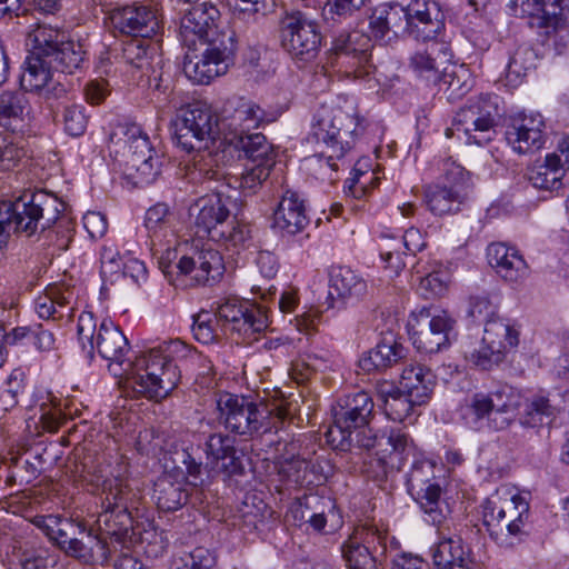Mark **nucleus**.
<instances>
[{
    "label": "nucleus",
    "instance_id": "nucleus-1",
    "mask_svg": "<svg viewBox=\"0 0 569 569\" xmlns=\"http://www.w3.org/2000/svg\"><path fill=\"white\" fill-rule=\"evenodd\" d=\"M363 119L355 111L322 106L313 116L311 137L327 151H320L301 161V169L310 177L333 182L342 160L363 134Z\"/></svg>",
    "mask_w": 569,
    "mask_h": 569
},
{
    "label": "nucleus",
    "instance_id": "nucleus-2",
    "mask_svg": "<svg viewBox=\"0 0 569 569\" xmlns=\"http://www.w3.org/2000/svg\"><path fill=\"white\" fill-rule=\"evenodd\" d=\"M30 52L26 60L24 81L40 88L50 78V71L72 74L84 62L81 43L67 39L64 32L51 26L38 24L27 37Z\"/></svg>",
    "mask_w": 569,
    "mask_h": 569
},
{
    "label": "nucleus",
    "instance_id": "nucleus-3",
    "mask_svg": "<svg viewBox=\"0 0 569 569\" xmlns=\"http://www.w3.org/2000/svg\"><path fill=\"white\" fill-rule=\"evenodd\" d=\"M138 496L124 482L113 479L103 482L100 495L101 512L97 518L100 536L110 538L109 543L113 552L117 551L114 543L129 549L136 543L151 542L157 533L150 522H134L131 510L137 508Z\"/></svg>",
    "mask_w": 569,
    "mask_h": 569
},
{
    "label": "nucleus",
    "instance_id": "nucleus-4",
    "mask_svg": "<svg viewBox=\"0 0 569 569\" xmlns=\"http://www.w3.org/2000/svg\"><path fill=\"white\" fill-rule=\"evenodd\" d=\"M66 203L53 193L37 190L24 191L14 201L0 202V224L9 233H23L27 237L33 236L38 229L46 231L56 226L57 229L67 231L66 248L71 240L70 220L63 214Z\"/></svg>",
    "mask_w": 569,
    "mask_h": 569
},
{
    "label": "nucleus",
    "instance_id": "nucleus-5",
    "mask_svg": "<svg viewBox=\"0 0 569 569\" xmlns=\"http://www.w3.org/2000/svg\"><path fill=\"white\" fill-rule=\"evenodd\" d=\"M216 405L218 422L229 432L246 438L278 428L284 419L282 400L258 403L246 396L221 392L217 395Z\"/></svg>",
    "mask_w": 569,
    "mask_h": 569
},
{
    "label": "nucleus",
    "instance_id": "nucleus-6",
    "mask_svg": "<svg viewBox=\"0 0 569 569\" xmlns=\"http://www.w3.org/2000/svg\"><path fill=\"white\" fill-rule=\"evenodd\" d=\"M232 196L226 184L219 183L216 191L196 200L191 210L196 212L197 234L208 237L226 247H241L251 238L250 227L241 221H230L228 203Z\"/></svg>",
    "mask_w": 569,
    "mask_h": 569
},
{
    "label": "nucleus",
    "instance_id": "nucleus-7",
    "mask_svg": "<svg viewBox=\"0 0 569 569\" xmlns=\"http://www.w3.org/2000/svg\"><path fill=\"white\" fill-rule=\"evenodd\" d=\"M482 522L500 546L522 541L530 532V506L521 495L495 492L482 503Z\"/></svg>",
    "mask_w": 569,
    "mask_h": 569
},
{
    "label": "nucleus",
    "instance_id": "nucleus-8",
    "mask_svg": "<svg viewBox=\"0 0 569 569\" xmlns=\"http://www.w3.org/2000/svg\"><path fill=\"white\" fill-rule=\"evenodd\" d=\"M520 397L509 386L475 392L459 408L465 425L476 431H501L516 419Z\"/></svg>",
    "mask_w": 569,
    "mask_h": 569
},
{
    "label": "nucleus",
    "instance_id": "nucleus-9",
    "mask_svg": "<svg viewBox=\"0 0 569 569\" xmlns=\"http://www.w3.org/2000/svg\"><path fill=\"white\" fill-rule=\"evenodd\" d=\"M375 403L366 391L346 395L332 406L333 423L325 432L326 442L335 450L351 451V431L367 427L373 418Z\"/></svg>",
    "mask_w": 569,
    "mask_h": 569
},
{
    "label": "nucleus",
    "instance_id": "nucleus-10",
    "mask_svg": "<svg viewBox=\"0 0 569 569\" xmlns=\"http://www.w3.org/2000/svg\"><path fill=\"white\" fill-rule=\"evenodd\" d=\"M78 339L89 359L94 351L106 360L123 365L130 350L128 339L111 320L103 319L99 327L92 312L83 311L78 318Z\"/></svg>",
    "mask_w": 569,
    "mask_h": 569
},
{
    "label": "nucleus",
    "instance_id": "nucleus-11",
    "mask_svg": "<svg viewBox=\"0 0 569 569\" xmlns=\"http://www.w3.org/2000/svg\"><path fill=\"white\" fill-rule=\"evenodd\" d=\"M172 126L177 144L187 152L208 149L220 132L218 114L203 102L181 108Z\"/></svg>",
    "mask_w": 569,
    "mask_h": 569
},
{
    "label": "nucleus",
    "instance_id": "nucleus-12",
    "mask_svg": "<svg viewBox=\"0 0 569 569\" xmlns=\"http://www.w3.org/2000/svg\"><path fill=\"white\" fill-rule=\"evenodd\" d=\"M371 37L361 31L340 33L328 53L327 64L347 79H366L373 70Z\"/></svg>",
    "mask_w": 569,
    "mask_h": 569
},
{
    "label": "nucleus",
    "instance_id": "nucleus-13",
    "mask_svg": "<svg viewBox=\"0 0 569 569\" xmlns=\"http://www.w3.org/2000/svg\"><path fill=\"white\" fill-rule=\"evenodd\" d=\"M133 370L130 378L133 390L149 399L166 398L178 385L180 371L178 363L153 357L152 349L128 361L124 371Z\"/></svg>",
    "mask_w": 569,
    "mask_h": 569
},
{
    "label": "nucleus",
    "instance_id": "nucleus-14",
    "mask_svg": "<svg viewBox=\"0 0 569 569\" xmlns=\"http://www.w3.org/2000/svg\"><path fill=\"white\" fill-rule=\"evenodd\" d=\"M387 538V531L375 523L356 526L340 546L346 569H383Z\"/></svg>",
    "mask_w": 569,
    "mask_h": 569
},
{
    "label": "nucleus",
    "instance_id": "nucleus-15",
    "mask_svg": "<svg viewBox=\"0 0 569 569\" xmlns=\"http://www.w3.org/2000/svg\"><path fill=\"white\" fill-rule=\"evenodd\" d=\"M352 449L375 450L378 461L387 473V469H401L406 459L413 453L415 447L410 437L399 430L379 435L369 425L352 429Z\"/></svg>",
    "mask_w": 569,
    "mask_h": 569
},
{
    "label": "nucleus",
    "instance_id": "nucleus-16",
    "mask_svg": "<svg viewBox=\"0 0 569 569\" xmlns=\"http://www.w3.org/2000/svg\"><path fill=\"white\" fill-rule=\"evenodd\" d=\"M127 147L126 166L128 170H134L138 182L151 183L161 171L160 158L151 147L149 137L137 124H130L124 131Z\"/></svg>",
    "mask_w": 569,
    "mask_h": 569
},
{
    "label": "nucleus",
    "instance_id": "nucleus-17",
    "mask_svg": "<svg viewBox=\"0 0 569 569\" xmlns=\"http://www.w3.org/2000/svg\"><path fill=\"white\" fill-rule=\"evenodd\" d=\"M109 18L114 30L134 38H151L161 29L160 14L152 4L136 2L117 7Z\"/></svg>",
    "mask_w": 569,
    "mask_h": 569
},
{
    "label": "nucleus",
    "instance_id": "nucleus-18",
    "mask_svg": "<svg viewBox=\"0 0 569 569\" xmlns=\"http://www.w3.org/2000/svg\"><path fill=\"white\" fill-rule=\"evenodd\" d=\"M403 10L406 36L416 41H432L445 28V14L435 0H410Z\"/></svg>",
    "mask_w": 569,
    "mask_h": 569
},
{
    "label": "nucleus",
    "instance_id": "nucleus-19",
    "mask_svg": "<svg viewBox=\"0 0 569 569\" xmlns=\"http://www.w3.org/2000/svg\"><path fill=\"white\" fill-rule=\"evenodd\" d=\"M216 317L223 320L231 331L244 338H250L268 327L266 309L249 300L229 299L218 307Z\"/></svg>",
    "mask_w": 569,
    "mask_h": 569
},
{
    "label": "nucleus",
    "instance_id": "nucleus-20",
    "mask_svg": "<svg viewBox=\"0 0 569 569\" xmlns=\"http://www.w3.org/2000/svg\"><path fill=\"white\" fill-rule=\"evenodd\" d=\"M566 0H513L516 6H520V12L528 16L531 28L540 30L545 36L543 43H548L551 38L561 33L565 29V4Z\"/></svg>",
    "mask_w": 569,
    "mask_h": 569
},
{
    "label": "nucleus",
    "instance_id": "nucleus-21",
    "mask_svg": "<svg viewBox=\"0 0 569 569\" xmlns=\"http://www.w3.org/2000/svg\"><path fill=\"white\" fill-rule=\"evenodd\" d=\"M545 120L538 112H521L511 119L506 130V141L519 154L541 149L546 141Z\"/></svg>",
    "mask_w": 569,
    "mask_h": 569
},
{
    "label": "nucleus",
    "instance_id": "nucleus-22",
    "mask_svg": "<svg viewBox=\"0 0 569 569\" xmlns=\"http://www.w3.org/2000/svg\"><path fill=\"white\" fill-rule=\"evenodd\" d=\"M194 3L180 19L179 34L182 42L190 47L197 40L202 41L221 21L219 9L210 2Z\"/></svg>",
    "mask_w": 569,
    "mask_h": 569
},
{
    "label": "nucleus",
    "instance_id": "nucleus-23",
    "mask_svg": "<svg viewBox=\"0 0 569 569\" xmlns=\"http://www.w3.org/2000/svg\"><path fill=\"white\" fill-rule=\"evenodd\" d=\"M368 292L367 281L346 266H332L329 269V290L326 298L327 309L343 306L348 300L362 299Z\"/></svg>",
    "mask_w": 569,
    "mask_h": 569
},
{
    "label": "nucleus",
    "instance_id": "nucleus-24",
    "mask_svg": "<svg viewBox=\"0 0 569 569\" xmlns=\"http://www.w3.org/2000/svg\"><path fill=\"white\" fill-rule=\"evenodd\" d=\"M287 31H289V52L295 58L308 61L319 49L321 37L317 24L300 11L287 14Z\"/></svg>",
    "mask_w": 569,
    "mask_h": 569
},
{
    "label": "nucleus",
    "instance_id": "nucleus-25",
    "mask_svg": "<svg viewBox=\"0 0 569 569\" xmlns=\"http://www.w3.org/2000/svg\"><path fill=\"white\" fill-rule=\"evenodd\" d=\"M406 12L397 2L377 6L369 17V30L377 41L389 43L406 36Z\"/></svg>",
    "mask_w": 569,
    "mask_h": 569
},
{
    "label": "nucleus",
    "instance_id": "nucleus-26",
    "mask_svg": "<svg viewBox=\"0 0 569 569\" xmlns=\"http://www.w3.org/2000/svg\"><path fill=\"white\" fill-rule=\"evenodd\" d=\"M431 553L436 569H475L472 551L460 536L440 530Z\"/></svg>",
    "mask_w": 569,
    "mask_h": 569
},
{
    "label": "nucleus",
    "instance_id": "nucleus-27",
    "mask_svg": "<svg viewBox=\"0 0 569 569\" xmlns=\"http://www.w3.org/2000/svg\"><path fill=\"white\" fill-rule=\"evenodd\" d=\"M487 259L505 281L521 282L529 274V266L520 251L503 242L490 243L487 248Z\"/></svg>",
    "mask_w": 569,
    "mask_h": 569
},
{
    "label": "nucleus",
    "instance_id": "nucleus-28",
    "mask_svg": "<svg viewBox=\"0 0 569 569\" xmlns=\"http://www.w3.org/2000/svg\"><path fill=\"white\" fill-rule=\"evenodd\" d=\"M455 326L456 320L447 311L433 315L428 328L413 336V346L425 353H435L448 348L456 338Z\"/></svg>",
    "mask_w": 569,
    "mask_h": 569
},
{
    "label": "nucleus",
    "instance_id": "nucleus-29",
    "mask_svg": "<svg viewBox=\"0 0 569 569\" xmlns=\"http://www.w3.org/2000/svg\"><path fill=\"white\" fill-rule=\"evenodd\" d=\"M308 438L303 436L287 442V482L292 481L297 485L313 483L319 478L315 476L317 466L311 457L316 450L312 445L303 442Z\"/></svg>",
    "mask_w": 569,
    "mask_h": 569
},
{
    "label": "nucleus",
    "instance_id": "nucleus-30",
    "mask_svg": "<svg viewBox=\"0 0 569 569\" xmlns=\"http://www.w3.org/2000/svg\"><path fill=\"white\" fill-rule=\"evenodd\" d=\"M113 553L112 547L102 536L94 533L92 528H87L82 522L77 537L67 553V556L76 558L84 563L108 562Z\"/></svg>",
    "mask_w": 569,
    "mask_h": 569
},
{
    "label": "nucleus",
    "instance_id": "nucleus-31",
    "mask_svg": "<svg viewBox=\"0 0 569 569\" xmlns=\"http://www.w3.org/2000/svg\"><path fill=\"white\" fill-rule=\"evenodd\" d=\"M293 525L310 528L316 532H321L327 525V517L323 510L322 498L312 492H303L297 496L290 506Z\"/></svg>",
    "mask_w": 569,
    "mask_h": 569
},
{
    "label": "nucleus",
    "instance_id": "nucleus-32",
    "mask_svg": "<svg viewBox=\"0 0 569 569\" xmlns=\"http://www.w3.org/2000/svg\"><path fill=\"white\" fill-rule=\"evenodd\" d=\"M405 356L403 346L392 335H387L360 358L359 367L367 372L382 370L392 367Z\"/></svg>",
    "mask_w": 569,
    "mask_h": 569
},
{
    "label": "nucleus",
    "instance_id": "nucleus-33",
    "mask_svg": "<svg viewBox=\"0 0 569 569\" xmlns=\"http://www.w3.org/2000/svg\"><path fill=\"white\" fill-rule=\"evenodd\" d=\"M400 386L416 403H427L436 386V375L420 363L409 365L402 370Z\"/></svg>",
    "mask_w": 569,
    "mask_h": 569
},
{
    "label": "nucleus",
    "instance_id": "nucleus-34",
    "mask_svg": "<svg viewBox=\"0 0 569 569\" xmlns=\"http://www.w3.org/2000/svg\"><path fill=\"white\" fill-rule=\"evenodd\" d=\"M276 161L267 159V161L258 162L251 168L247 169L241 177L224 176L219 171H213L209 177L226 184V190L241 189L244 194H253L261 187L262 182L269 177Z\"/></svg>",
    "mask_w": 569,
    "mask_h": 569
},
{
    "label": "nucleus",
    "instance_id": "nucleus-35",
    "mask_svg": "<svg viewBox=\"0 0 569 569\" xmlns=\"http://www.w3.org/2000/svg\"><path fill=\"white\" fill-rule=\"evenodd\" d=\"M202 41L208 44L206 51L221 64L229 68L234 63L238 38L236 31L227 22H220Z\"/></svg>",
    "mask_w": 569,
    "mask_h": 569
},
{
    "label": "nucleus",
    "instance_id": "nucleus-36",
    "mask_svg": "<svg viewBox=\"0 0 569 569\" xmlns=\"http://www.w3.org/2000/svg\"><path fill=\"white\" fill-rule=\"evenodd\" d=\"M31 107L22 91H4L0 94V127L16 132L30 114Z\"/></svg>",
    "mask_w": 569,
    "mask_h": 569
},
{
    "label": "nucleus",
    "instance_id": "nucleus-37",
    "mask_svg": "<svg viewBox=\"0 0 569 569\" xmlns=\"http://www.w3.org/2000/svg\"><path fill=\"white\" fill-rule=\"evenodd\" d=\"M482 342L489 343L490 348L496 350V353H491L493 360H503L505 353L517 347L519 332L508 321L499 317L489 319L485 325Z\"/></svg>",
    "mask_w": 569,
    "mask_h": 569
},
{
    "label": "nucleus",
    "instance_id": "nucleus-38",
    "mask_svg": "<svg viewBox=\"0 0 569 569\" xmlns=\"http://www.w3.org/2000/svg\"><path fill=\"white\" fill-rule=\"evenodd\" d=\"M467 199L468 194L460 188L455 189L447 184L429 186L425 190L428 209L438 216L458 212Z\"/></svg>",
    "mask_w": 569,
    "mask_h": 569
},
{
    "label": "nucleus",
    "instance_id": "nucleus-39",
    "mask_svg": "<svg viewBox=\"0 0 569 569\" xmlns=\"http://www.w3.org/2000/svg\"><path fill=\"white\" fill-rule=\"evenodd\" d=\"M228 69L206 50L201 57L187 53L183 59L184 74L198 84H208L214 78L226 74Z\"/></svg>",
    "mask_w": 569,
    "mask_h": 569
},
{
    "label": "nucleus",
    "instance_id": "nucleus-40",
    "mask_svg": "<svg viewBox=\"0 0 569 569\" xmlns=\"http://www.w3.org/2000/svg\"><path fill=\"white\" fill-rule=\"evenodd\" d=\"M529 180L537 189L558 191L569 184V173L546 156L542 163L530 169Z\"/></svg>",
    "mask_w": 569,
    "mask_h": 569
},
{
    "label": "nucleus",
    "instance_id": "nucleus-41",
    "mask_svg": "<svg viewBox=\"0 0 569 569\" xmlns=\"http://www.w3.org/2000/svg\"><path fill=\"white\" fill-rule=\"evenodd\" d=\"M468 116L457 111L453 117L452 127L458 133H462L468 144L485 146L496 136L497 122H488V119L477 121L468 120Z\"/></svg>",
    "mask_w": 569,
    "mask_h": 569
},
{
    "label": "nucleus",
    "instance_id": "nucleus-42",
    "mask_svg": "<svg viewBox=\"0 0 569 569\" xmlns=\"http://www.w3.org/2000/svg\"><path fill=\"white\" fill-rule=\"evenodd\" d=\"M153 491L158 508L167 512L180 509L189 498L186 486L173 481L169 476L160 477L154 483Z\"/></svg>",
    "mask_w": 569,
    "mask_h": 569
},
{
    "label": "nucleus",
    "instance_id": "nucleus-43",
    "mask_svg": "<svg viewBox=\"0 0 569 569\" xmlns=\"http://www.w3.org/2000/svg\"><path fill=\"white\" fill-rule=\"evenodd\" d=\"M383 401V411L388 419L397 422H403L415 412L416 407H420L423 403H416L409 393L402 389H397L393 386H389L388 390L380 391Z\"/></svg>",
    "mask_w": 569,
    "mask_h": 569
},
{
    "label": "nucleus",
    "instance_id": "nucleus-44",
    "mask_svg": "<svg viewBox=\"0 0 569 569\" xmlns=\"http://www.w3.org/2000/svg\"><path fill=\"white\" fill-rule=\"evenodd\" d=\"M200 263L198 272V284H212L220 280L224 273V263L221 253L211 248L202 247L198 250V257L194 260H186L184 263Z\"/></svg>",
    "mask_w": 569,
    "mask_h": 569
},
{
    "label": "nucleus",
    "instance_id": "nucleus-45",
    "mask_svg": "<svg viewBox=\"0 0 569 569\" xmlns=\"http://www.w3.org/2000/svg\"><path fill=\"white\" fill-rule=\"evenodd\" d=\"M417 496L421 509L426 515V521L439 526L446 519L445 502L441 501V488L436 482H428L420 492H413Z\"/></svg>",
    "mask_w": 569,
    "mask_h": 569
},
{
    "label": "nucleus",
    "instance_id": "nucleus-46",
    "mask_svg": "<svg viewBox=\"0 0 569 569\" xmlns=\"http://www.w3.org/2000/svg\"><path fill=\"white\" fill-rule=\"evenodd\" d=\"M538 56L528 44H520L509 57L506 66V79L509 84L517 86L536 64Z\"/></svg>",
    "mask_w": 569,
    "mask_h": 569
},
{
    "label": "nucleus",
    "instance_id": "nucleus-47",
    "mask_svg": "<svg viewBox=\"0 0 569 569\" xmlns=\"http://www.w3.org/2000/svg\"><path fill=\"white\" fill-rule=\"evenodd\" d=\"M236 147L243 151L246 158L254 162H263L267 159L274 161V154L266 137L261 133H240L236 137Z\"/></svg>",
    "mask_w": 569,
    "mask_h": 569
},
{
    "label": "nucleus",
    "instance_id": "nucleus-48",
    "mask_svg": "<svg viewBox=\"0 0 569 569\" xmlns=\"http://www.w3.org/2000/svg\"><path fill=\"white\" fill-rule=\"evenodd\" d=\"M498 97L490 93H481L477 97L469 98L467 102L458 110L468 116V120L477 121L488 119V122H497Z\"/></svg>",
    "mask_w": 569,
    "mask_h": 569
},
{
    "label": "nucleus",
    "instance_id": "nucleus-49",
    "mask_svg": "<svg viewBox=\"0 0 569 569\" xmlns=\"http://www.w3.org/2000/svg\"><path fill=\"white\" fill-rule=\"evenodd\" d=\"M555 407L545 397H535L525 405L519 421L527 428H537L550 423L555 417Z\"/></svg>",
    "mask_w": 569,
    "mask_h": 569
},
{
    "label": "nucleus",
    "instance_id": "nucleus-50",
    "mask_svg": "<svg viewBox=\"0 0 569 569\" xmlns=\"http://www.w3.org/2000/svg\"><path fill=\"white\" fill-rule=\"evenodd\" d=\"M287 209V233L301 232L310 222L307 214L306 199L299 192H290Z\"/></svg>",
    "mask_w": 569,
    "mask_h": 569
},
{
    "label": "nucleus",
    "instance_id": "nucleus-51",
    "mask_svg": "<svg viewBox=\"0 0 569 569\" xmlns=\"http://www.w3.org/2000/svg\"><path fill=\"white\" fill-rule=\"evenodd\" d=\"M409 68L427 82L437 83L440 80V70L436 60L427 50H417L409 58Z\"/></svg>",
    "mask_w": 569,
    "mask_h": 569
},
{
    "label": "nucleus",
    "instance_id": "nucleus-52",
    "mask_svg": "<svg viewBox=\"0 0 569 569\" xmlns=\"http://www.w3.org/2000/svg\"><path fill=\"white\" fill-rule=\"evenodd\" d=\"M317 315L311 308L303 307L302 313L296 315L293 319L289 320L287 326V345L302 342L303 337L308 340L315 327V319Z\"/></svg>",
    "mask_w": 569,
    "mask_h": 569
},
{
    "label": "nucleus",
    "instance_id": "nucleus-53",
    "mask_svg": "<svg viewBox=\"0 0 569 569\" xmlns=\"http://www.w3.org/2000/svg\"><path fill=\"white\" fill-rule=\"evenodd\" d=\"M263 111L259 106L250 102L240 100L234 108L233 113L230 116L232 124L241 128L240 133H244L246 130L254 129L262 121Z\"/></svg>",
    "mask_w": 569,
    "mask_h": 569
},
{
    "label": "nucleus",
    "instance_id": "nucleus-54",
    "mask_svg": "<svg viewBox=\"0 0 569 569\" xmlns=\"http://www.w3.org/2000/svg\"><path fill=\"white\" fill-rule=\"evenodd\" d=\"M367 0H328L323 7L326 20L342 22L355 16L366 4Z\"/></svg>",
    "mask_w": 569,
    "mask_h": 569
},
{
    "label": "nucleus",
    "instance_id": "nucleus-55",
    "mask_svg": "<svg viewBox=\"0 0 569 569\" xmlns=\"http://www.w3.org/2000/svg\"><path fill=\"white\" fill-rule=\"evenodd\" d=\"M24 154V149L12 137L0 132V171L18 167Z\"/></svg>",
    "mask_w": 569,
    "mask_h": 569
},
{
    "label": "nucleus",
    "instance_id": "nucleus-56",
    "mask_svg": "<svg viewBox=\"0 0 569 569\" xmlns=\"http://www.w3.org/2000/svg\"><path fill=\"white\" fill-rule=\"evenodd\" d=\"M100 263V273L104 282L113 283L120 278L123 261L114 247L103 246L101 248Z\"/></svg>",
    "mask_w": 569,
    "mask_h": 569
},
{
    "label": "nucleus",
    "instance_id": "nucleus-57",
    "mask_svg": "<svg viewBox=\"0 0 569 569\" xmlns=\"http://www.w3.org/2000/svg\"><path fill=\"white\" fill-rule=\"evenodd\" d=\"M443 184L450 186L455 189L460 188L466 194L469 196L471 190V180L469 172L460 164L451 159H447L442 164Z\"/></svg>",
    "mask_w": 569,
    "mask_h": 569
},
{
    "label": "nucleus",
    "instance_id": "nucleus-58",
    "mask_svg": "<svg viewBox=\"0 0 569 569\" xmlns=\"http://www.w3.org/2000/svg\"><path fill=\"white\" fill-rule=\"evenodd\" d=\"M234 449V440L221 432L212 433L206 440L207 458L211 459L213 463L226 460V457L231 455Z\"/></svg>",
    "mask_w": 569,
    "mask_h": 569
},
{
    "label": "nucleus",
    "instance_id": "nucleus-59",
    "mask_svg": "<svg viewBox=\"0 0 569 569\" xmlns=\"http://www.w3.org/2000/svg\"><path fill=\"white\" fill-rule=\"evenodd\" d=\"M64 130L71 137L82 136L87 129L88 117L82 106L72 104L66 107L63 112Z\"/></svg>",
    "mask_w": 569,
    "mask_h": 569
},
{
    "label": "nucleus",
    "instance_id": "nucleus-60",
    "mask_svg": "<svg viewBox=\"0 0 569 569\" xmlns=\"http://www.w3.org/2000/svg\"><path fill=\"white\" fill-rule=\"evenodd\" d=\"M432 472L433 467L429 462L421 460L415 461L407 475V486L410 493L420 492L423 486L430 481Z\"/></svg>",
    "mask_w": 569,
    "mask_h": 569
},
{
    "label": "nucleus",
    "instance_id": "nucleus-61",
    "mask_svg": "<svg viewBox=\"0 0 569 569\" xmlns=\"http://www.w3.org/2000/svg\"><path fill=\"white\" fill-rule=\"evenodd\" d=\"M147 38L132 37L129 41L124 42L122 47V58L124 61L136 68H142L147 61Z\"/></svg>",
    "mask_w": 569,
    "mask_h": 569
},
{
    "label": "nucleus",
    "instance_id": "nucleus-62",
    "mask_svg": "<svg viewBox=\"0 0 569 569\" xmlns=\"http://www.w3.org/2000/svg\"><path fill=\"white\" fill-rule=\"evenodd\" d=\"M21 569H58L57 557L46 550L27 551L20 559Z\"/></svg>",
    "mask_w": 569,
    "mask_h": 569
},
{
    "label": "nucleus",
    "instance_id": "nucleus-63",
    "mask_svg": "<svg viewBox=\"0 0 569 569\" xmlns=\"http://www.w3.org/2000/svg\"><path fill=\"white\" fill-rule=\"evenodd\" d=\"M151 349L153 357H161L164 360H170L173 363H177L178 360L186 358L190 352L189 347L179 339L164 341Z\"/></svg>",
    "mask_w": 569,
    "mask_h": 569
},
{
    "label": "nucleus",
    "instance_id": "nucleus-64",
    "mask_svg": "<svg viewBox=\"0 0 569 569\" xmlns=\"http://www.w3.org/2000/svg\"><path fill=\"white\" fill-rule=\"evenodd\" d=\"M468 315L475 320L485 321L498 318L496 316V305L488 296H476L470 299Z\"/></svg>",
    "mask_w": 569,
    "mask_h": 569
}]
</instances>
